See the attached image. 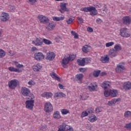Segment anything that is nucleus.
<instances>
[{"mask_svg": "<svg viewBox=\"0 0 131 131\" xmlns=\"http://www.w3.org/2000/svg\"><path fill=\"white\" fill-rule=\"evenodd\" d=\"M66 131H73V128L71 126L68 125L66 129Z\"/></svg>", "mask_w": 131, "mask_h": 131, "instance_id": "nucleus-49", "label": "nucleus"}, {"mask_svg": "<svg viewBox=\"0 0 131 131\" xmlns=\"http://www.w3.org/2000/svg\"><path fill=\"white\" fill-rule=\"evenodd\" d=\"M109 56L107 55H104L103 56L101 57L100 58V61L102 63H108L109 62Z\"/></svg>", "mask_w": 131, "mask_h": 131, "instance_id": "nucleus-24", "label": "nucleus"}, {"mask_svg": "<svg viewBox=\"0 0 131 131\" xmlns=\"http://www.w3.org/2000/svg\"><path fill=\"white\" fill-rule=\"evenodd\" d=\"M28 84H29V85H34V84H35V82L33 80H30L28 82Z\"/></svg>", "mask_w": 131, "mask_h": 131, "instance_id": "nucleus-50", "label": "nucleus"}, {"mask_svg": "<svg viewBox=\"0 0 131 131\" xmlns=\"http://www.w3.org/2000/svg\"><path fill=\"white\" fill-rule=\"evenodd\" d=\"M124 70H125L124 63H119L116 68V71L118 73H121V72H123Z\"/></svg>", "mask_w": 131, "mask_h": 131, "instance_id": "nucleus-9", "label": "nucleus"}, {"mask_svg": "<svg viewBox=\"0 0 131 131\" xmlns=\"http://www.w3.org/2000/svg\"><path fill=\"white\" fill-rule=\"evenodd\" d=\"M34 59L37 61H41L45 59V55L41 52H37L34 54Z\"/></svg>", "mask_w": 131, "mask_h": 131, "instance_id": "nucleus-12", "label": "nucleus"}, {"mask_svg": "<svg viewBox=\"0 0 131 131\" xmlns=\"http://www.w3.org/2000/svg\"><path fill=\"white\" fill-rule=\"evenodd\" d=\"M9 8L10 9V12H15V6H9Z\"/></svg>", "mask_w": 131, "mask_h": 131, "instance_id": "nucleus-53", "label": "nucleus"}, {"mask_svg": "<svg viewBox=\"0 0 131 131\" xmlns=\"http://www.w3.org/2000/svg\"><path fill=\"white\" fill-rule=\"evenodd\" d=\"M77 22L78 24H82L83 23V19L82 17H78L77 18Z\"/></svg>", "mask_w": 131, "mask_h": 131, "instance_id": "nucleus-42", "label": "nucleus"}, {"mask_svg": "<svg viewBox=\"0 0 131 131\" xmlns=\"http://www.w3.org/2000/svg\"><path fill=\"white\" fill-rule=\"evenodd\" d=\"M53 110V105L51 102H47L45 103L44 105V111L46 112V113H51Z\"/></svg>", "mask_w": 131, "mask_h": 131, "instance_id": "nucleus-5", "label": "nucleus"}, {"mask_svg": "<svg viewBox=\"0 0 131 131\" xmlns=\"http://www.w3.org/2000/svg\"><path fill=\"white\" fill-rule=\"evenodd\" d=\"M69 57L68 56H65L62 60V65L64 67L66 65H67L69 63Z\"/></svg>", "mask_w": 131, "mask_h": 131, "instance_id": "nucleus-28", "label": "nucleus"}, {"mask_svg": "<svg viewBox=\"0 0 131 131\" xmlns=\"http://www.w3.org/2000/svg\"><path fill=\"white\" fill-rule=\"evenodd\" d=\"M67 56H68V58H69V60H70V61H73V60L75 59V57H76V55L70 54V55H68Z\"/></svg>", "mask_w": 131, "mask_h": 131, "instance_id": "nucleus-39", "label": "nucleus"}, {"mask_svg": "<svg viewBox=\"0 0 131 131\" xmlns=\"http://www.w3.org/2000/svg\"><path fill=\"white\" fill-rule=\"evenodd\" d=\"M97 7H98V8H101V7H102V5H101V4H99L98 5H97Z\"/></svg>", "mask_w": 131, "mask_h": 131, "instance_id": "nucleus-63", "label": "nucleus"}, {"mask_svg": "<svg viewBox=\"0 0 131 131\" xmlns=\"http://www.w3.org/2000/svg\"><path fill=\"white\" fill-rule=\"evenodd\" d=\"M41 97L46 98L47 99H50V98L53 97V93L51 92H44L41 94Z\"/></svg>", "mask_w": 131, "mask_h": 131, "instance_id": "nucleus-23", "label": "nucleus"}, {"mask_svg": "<svg viewBox=\"0 0 131 131\" xmlns=\"http://www.w3.org/2000/svg\"><path fill=\"white\" fill-rule=\"evenodd\" d=\"M52 19L53 21H62L65 19V16H63L61 17H53Z\"/></svg>", "mask_w": 131, "mask_h": 131, "instance_id": "nucleus-32", "label": "nucleus"}, {"mask_svg": "<svg viewBox=\"0 0 131 131\" xmlns=\"http://www.w3.org/2000/svg\"><path fill=\"white\" fill-rule=\"evenodd\" d=\"M68 126V125H67L64 123H62L60 125L58 126V131H66Z\"/></svg>", "mask_w": 131, "mask_h": 131, "instance_id": "nucleus-27", "label": "nucleus"}, {"mask_svg": "<svg viewBox=\"0 0 131 131\" xmlns=\"http://www.w3.org/2000/svg\"><path fill=\"white\" fill-rule=\"evenodd\" d=\"M121 102V99L119 98H114L111 101H109L107 103L108 106H113L114 105H117Z\"/></svg>", "mask_w": 131, "mask_h": 131, "instance_id": "nucleus-8", "label": "nucleus"}, {"mask_svg": "<svg viewBox=\"0 0 131 131\" xmlns=\"http://www.w3.org/2000/svg\"><path fill=\"white\" fill-rule=\"evenodd\" d=\"M32 43L36 47H40L42 46V39L41 38H36L32 41Z\"/></svg>", "mask_w": 131, "mask_h": 131, "instance_id": "nucleus-15", "label": "nucleus"}, {"mask_svg": "<svg viewBox=\"0 0 131 131\" xmlns=\"http://www.w3.org/2000/svg\"><path fill=\"white\" fill-rule=\"evenodd\" d=\"M88 120L92 123L95 122V121H97V117L95 115H92L89 116Z\"/></svg>", "mask_w": 131, "mask_h": 131, "instance_id": "nucleus-30", "label": "nucleus"}, {"mask_svg": "<svg viewBox=\"0 0 131 131\" xmlns=\"http://www.w3.org/2000/svg\"><path fill=\"white\" fill-rule=\"evenodd\" d=\"M96 113H100V112H102V110H101V108L100 107H97L96 109Z\"/></svg>", "mask_w": 131, "mask_h": 131, "instance_id": "nucleus-55", "label": "nucleus"}, {"mask_svg": "<svg viewBox=\"0 0 131 131\" xmlns=\"http://www.w3.org/2000/svg\"><path fill=\"white\" fill-rule=\"evenodd\" d=\"M131 117V112L129 111H126L124 114V117L125 118H128Z\"/></svg>", "mask_w": 131, "mask_h": 131, "instance_id": "nucleus-36", "label": "nucleus"}, {"mask_svg": "<svg viewBox=\"0 0 131 131\" xmlns=\"http://www.w3.org/2000/svg\"><path fill=\"white\" fill-rule=\"evenodd\" d=\"M37 18L40 23H42L43 24H46L47 22H49V18L45 15H39Z\"/></svg>", "mask_w": 131, "mask_h": 131, "instance_id": "nucleus-13", "label": "nucleus"}, {"mask_svg": "<svg viewBox=\"0 0 131 131\" xmlns=\"http://www.w3.org/2000/svg\"><path fill=\"white\" fill-rule=\"evenodd\" d=\"M60 8L62 11H65L66 12H68V11H69V10L66 8V4L65 3L61 4Z\"/></svg>", "mask_w": 131, "mask_h": 131, "instance_id": "nucleus-37", "label": "nucleus"}, {"mask_svg": "<svg viewBox=\"0 0 131 131\" xmlns=\"http://www.w3.org/2000/svg\"><path fill=\"white\" fill-rule=\"evenodd\" d=\"M118 95V91L115 89H112L110 90H105L104 92V95L105 97H111L112 98H115Z\"/></svg>", "mask_w": 131, "mask_h": 131, "instance_id": "nucleus-3", "label": "nucleus"}, {"mask_svg": "<svg viewBox=\"0 0 131 131\" xmlns=\"http://www.w3.org/2000/svg\"><path fill=\"white\" fill-rule=\"evenodd\" d=\"M88 115H89V113H88V112L86 111H84L82 112L81 114V117H82V118H83V117H86V116H88Z\"/></svg>", "mask_w": 131, "mask_h": 131, "instance_id": "nucleus-44", "label": "nucleus"}, {"mask_svg": "<svg viewBox=\"0 0 131 131\" xmlns=\"http://www.w3.org/2000/svg\"><path fill=\"white\" fill-rule=\"evenodd\" d=\"M124 127L125 128H127V129H131V122L126 124Z\"/></svg>", "mask_w": 131, "mask_h": 131, "instance_id": "nucleus-48", "label": "nucleus"}, {"mask_svg": "<svg viewBox=\"0 0 131 131\" xmlns=\"http://www.w3.org/2000/svg\"><path fill=\"white\" fill-rule=\"evenodd\" d=\"M26 107L29 110H33L34 107V100H29L26 101Z\"/></svg>", "mask_w": 131, "mask_h": 131, "instance_id": "nucleus-6", "label": "nucleus"}, {"mask_svg": "<svg viewBox=\"0 0 131 131\" xmlns=\"http://www.w3.org/2000/svg\"><path fill=\"white\" fill-rule=\"evenodd\" d=\"M75 78L78 83H81L82 82V78H83V74H78L76 75Z\"/></svg>", "mask_w": 131, "mask_h": 131, "instance_id": "nucleus-20", "label": "nucleus"}, {"mask_svg": "<svg viewBox=\"0 0 131 131\" xmlns=\"http://www.w3.org/2000/svg\"><path fill=\"white\" fill-rule=\"evenodd\" d=\"M53 117L55 119H60V118H61V115H60V112H55L53 114Z\"/></svg>", "mask_w": 131, "mask_h": 131, "instance_id": "nucleus-31", "label": "nucleus"}, {"mask_svg": "<svg viewBox=\"0 0 131 131\" xmlns=\"http://www.w3.org/2000/svg\"><path fill=\"white\" fill-rule=\"evenodd\" d=\"M42 43L44 42V43L47 46H50V45H52V43H53L51 40L46 38H43V40H42Z\"/></svg>", "mask_w": 131, "mask_h": 131, "instance_id": "nucleus-33", "label": "nucleus"}, {"mask_svg": "<svg viewBox=\"0 0 131 131\" xmlns=\"http://www.w3.org/2000/svg\"><path fill=\"white\" fill-rule=\"evenodd\" d=\"M41 68H42L41 65L39 63H37L33 66V70H34V71H35L36 72H37L38 71H39V70H40Z\"/></svg>", "mask_w": 131, "mask_h": 131, "instance_id": "nucleus-25", "label": "nucleus"}, {"mask_svg": "<svg viewBox=\"0 0 131 131\" xmlns=\"http://www.w3.org/2000/svg\"><path fill=\"white\" fill-rule=\"evenodd\" d=\"M102 88H104V92L107 90V88L110 86V83L108 81H105L103 82L101 84Z\"/></svg>", "mask_w": 131, "mask_h": 131, "instance_id": "nucleus-29", "label": "nucleus"}, {"mask_svg": "<svg viewBox=\"0 0 131 131\" xmlns=\"http://www.w3.org/2000/svg\"><path fill=\"white\" fill-rule=\"evenodd\" d=\"M104 75H106V72H103L101 73V76H104Z\"/></svg>", "mask_w": 131, "mask_h": 131, "instance_id": "nucleus-61", "label": "nucleus"}, {"mask_svg": "<svg viewBox=\"0 0 131 131\" xmlns=\"http://www.w3.org/2000/svg\"><path fill=\"white\" fill-rule=\"evenodd\" d=\"M120 34L122 37H129L130 36L129 32H128V30L125 28H123L120 30Z\"/></svg>", "mask_w": 131, "mask_h": 131, "instance_id": "nucleus-7", "label": "nucleus"}, {"mask_svg": "<svg viewBox=\"0 0 131 131\" xmlns=\"http://www.w3.org/2000/svg\"><path fill=\"white\" fill-rule=\"evenodd\" d=\"M123 23L125 25H129L131 23V17L129 16H124L122 18Z\"/></svg>", "mask_w": 131, "mask_h": 131, "instance_id": "nucleus-18", "label": "nucleus"}, {"mask_svg": "<svg viewBox=\"0 0 131 131\" xmlns=\"http://www.w3.org/2000/svg\"><path fill=\"white\" fill-rule=\"evenodd\" d=\"M66 95L62 92H57L54 94V98H65Z\"/></svg>", "mask_w": 131, "mask_h": 131, "instance_id": "nucleus-26", "label": "nucleus"}, {"mask_svg": "<svg viewBox=\"0 0 131 131\" xmlns=\"http://www.w3.org/2000/svg\"><path fill=\"white\" fill-rule=\"evenodd\" d=\"M16 54V52L11 51L8 52V55H9V56H14V55Z\"/></svg>", "mask_w": 131, "mask_h": 131, "instance_id": "nucleus-54", "label": "nucleus"}, {"mask_svg": "<svg viewBox=\"0 0 131 131\" xmlns=\"http://www.w3.org/2000/svg\"><path fill=\"white\" fill-rule=\"evenodd\" d=\"M108 55L111 58H114L117 56V52L114 49H111L108 52Z\"/></svg>", "mask_w": 131, "mask_h": 131, "instance_id": "nucleus-22", "label": "nucleus"}, {"mask_svg": "<svg viewBox=\"0 0 131 131\" xmlns=\"http://www.w3.org/2000/svg\"><path fill=\"white\" fill-rule=\"evenodd\" d=\"M77 62L79 66H84V65L85 64V62L86 63H90V62H91V60L89 58H83L78 59Z\"/></svg>", "mask_w": 131, "mask_h": 131, "instance_id": "nucleus-10", "label": "nucleus"}, {"mask_svg": "<svg viewBox=\"0 0 131 131\" xmlns=\"http://www.w3.org/2000/svg\"><path fill=\"white\" fill-rule=\"evenodd\" d=\"M79 71H80V72H85V71H86V69L84 68H81L79 69Z\"/></svg>", "mask_w": 131, "mask_h": 131, "instance_id": "nucleus-51", "label": "nucleus"}, {"mask_svg": "<svg viewBox=\"0 0 131 131\" xmlns=\"http://www.w3.org/2000/svg\"><path fill=\"white\" fill-rule=\"evenodd\" d=\"M71 34L73 35L74 38H76V39L78 38V35L77 34V33H75V32L72 31Z\"/></svg>", "mask_w": 131, "mask_h": 131, "instance_id": "nucleus-46", "label": "nucleus"}, {"mask_svg": "<svg viewBox=\"0 0 131 131\" xmlns=\"http://www.w3.org/2000/svg\"><path fill=\"white\" fill-rule=\"evenodd\" d=\"M80 11L82 12H85L86 13L90 12L91 16H96V15H98V11L96 9V7L93 6L81 8Z\"/></svg>", "mask_w": 131, "mask_h": 131, "instance_id": "nucleus-2", "label": "nucleus"}, {"mask_svg": "<svg viewBox=\"0 0 131 131\" xmlns=\"http://www.w3.org/2000/svg\"><path fill=\"white\" fill-rule=\"evenodd\" d=\"M61 113L62 115H66L67 114H69L70 112H69V110L66 109V108H63L61 110Z\"/></svg>", "mask_w": 131, "mask_h": 131, "instance_id": "nucleus-35", "label": "nucleus"}, {"mask_svg": "<svg viewBox=\"0 0 131 131\" xmlns=\"http://www.w3.org/2000/svg\"><path fill=\"white\" fill-rule=\"evenodd\" d=\"M114 45V42H107L105 44V47L106 48H110V47H112V46H113Z\"/></svg>", "mask_w": 131, "mask_h": 131, "instance_id": "nucleus-45", "label": "nucleus"}, {"mask_svg": "<svg viewBox=\"0 0 131 131\" xmlns=\"http://www.w3.org/2000/svg\"><path fill=\"white\" fill-rule=\"evenodd\" d=\"M46 28L48 30H53L56 27V24L54 21H47L46 24Z\"/></svg>", "mask_w": 131, "mask_h": 131, "instance_id": "nucleus-14", "label": "nucleus"}, {"mask_svg": "<svg viewBox=\"0 0 131 131\" xmlns=\"http://www.w3.org/2000/svg\"><path fill=\"white\" fill-rule=\"evenodd\" d=\"M2 33H3V30L2 29H0V37L2 36Z\"/></svg>", "mask_w": 131, "mask_h": 131, "instance_id": "nucleus-62", "label": "nucleus"}, {"mask_svg": "<svg viewBox=\"0 0 131 131\" xmlns=\"http://www.w3.org/2000/svg\"><path fill=\"white\" fill-rule=\"evenodd\" d=\"M82 50L84 53H88L89 51V46L88 45H85L83 47Z\"/></svg>", "mask_w": 131, "mask_h": 131, "instance_id": "nucleus-40", "label": "nucleus"}, {"mask_svg": "<svg viewBox=\"0 0 131 131\" xmlns=\"http://www.w3.org/2000/svg\"><path fill=\"white\" fill-rule=\"evenodd\" d=\"M21 93L24 97H28L30 94V90L26 87H23L21 90Z\"/></svg>", "mask_w": 131, "mask_h": 131, "instance_id": "nucleus-16", "label": "nucleus"}, {"mask_svg": "<svg viewBox=\"0 0 131 131\" xmlns=\"http://www.w3.org/2000/svg\"><path fill=\"white\" fill-rule=\"evenodd\" d=\"M51 76L52 77V78H54V79H56V80H58L59 81L60 78L57 77V75L55 73H51L50 74Z\"/></svg>", "mask_w": 131, "mask_h": 131, "instance_id": "nucleus-38", "label": "nucleus"}, {"mask_svg": "<svg viewBox=\"0 0 131 131\" xmlns=\"http://www.w3.org/2000/svg\"><path fill=\"white\" fill-rule=\"evenodd\" d=\"M100 72H101V71H94L93 73L94 76H95V77H98V76H99V75L100 74Z\"/></svg>", "mask_w": 131, "mask_h": 131, "instance_id": "nucleus-47", "label": "nucleus"}, {"mask_svg": "<svg viewBox=\"0 0 131 131\" xmlns=\"http://www.w3.org/2000/svg\"><path fill=\"white\" fill-rule=\"evenodd\" d=\"M123 88L124 89V90H125V91H128V90H131V82H125L123 84Z\"/></svg>", "mask_w": 131, "mask_h": 131, "instance_id": "nucleus-21", "label": "nucleus"}, {"mask_svg": "<svg viewBox=\"0 0 131 131\" xmlns=\"http://www.w3.org/2000/svg\"><path fill=\"white\" fill-rule=\"evenodd\" d=\"M96 22L97 23H98V24H101V23H102L103 21H102V19H101L100 18H98L96 19Z\"/></svg>", "mask_w": 131, "mask_h": 131, "instance_id": "nucleus-57", "label": "nucleus"}, {"mask_svg": "<svg viewBox=\"0 0 131 131\" xmlns=\"http://www.w3.org/2000/svg\"><path fill=\"white\" fill-rule=\"evenodd\" d=\"M30 98H31V100H33V99H34V98H35V97L34 96V95L32 94H30Z\"/></svg>", "mask_w": 131, "mask_h": 131, "instance_id": "nucleus-59", "label": "nucleus"}, {"mask_svg": "<svg viewBox=\"0 0 131 131\" xmlns=\"http://www.w3.org/2000/svg\"><path fill=\"white\" fill-rule=\"evenodd\" d=\"M97 88H98V85H97V83H91L88 86V90H89L90 92H93L94 91H96V90H97Z\"/></svg>", "mask_w": 131, "mask_h": 131, "instance_id": "nucleus-19", "label": "nucleus"}, {"mask_svg": "<svg viewBox=\"0 0 131 131\" xmlns=\"http://www.w3.org/2000/svg\"><path fill=\"white\" fill-rule=\"evenodd\" d=\"M73 21H74V19L69 17L68 19H67L66 22L68 25L71 24Z\"/></svg>", "mask_w": 131, "mask_h": 131, "instance_id": "nucleus-43", "label": "nucleus"}, {"mask_svg": "<svg viewBox=\"0 0 131 131\" xmlns=\"http://www.w3.org/2000/svg\"><path fill=\"white\" fill-rule=\"evenodd\" d=\"M6 56V52L4 50L0 49V58H4Z\"/></svg>", "mask_w": 131, "mask_h": 131, "instance_id": "nucleus-41", "label": "nucleus"}, {"mask_svg": "<svg viewBox=\"0 0 131 131\" xmlns=\"http://www.w3.org/2000/svg\"><path fill=\"white\" fill-rule=\"evenodd\" d=\"M114 49L116 52H119V51L122 50L121 46L119 44H117L115 46Z\"/></svg>", "mask_w": 131, "mask_h": 131, "instance_id": "nucleus-34", "label": "nucleus"}, {"mask_svg": "<svg viewBox=\"0 0 131 131\" xmlns=\"http://www.w3.org/2000/svg\"><path fill=\"white\" fill-rule=\"evenodd\" d=\"M19 85V81L16 79L11 80L8 82V86L11 90H15Z\"/></svg>", "mask_w": 131, "mask_h": 131, "instance_id": "nucleus-4", "label": "nucleus"}, {"mask_svg": "<svg viewBox=\"0 0 131 131\" xmlns=\"http://www.w3.org/2000/svg\"><path fill=\"white\" fill-rule=\"evenodd\" d=\"M87 31L88 32H93L94 31V30L91 27H88L87 28Z\"/></svg>", "mask_w": 131, "mask_h": 131, "instance_id": "nucleus-56", "label": "nucleus"}, {"mask_svg": "<svg viewBox=\"0 0 131 131\" xmlns=\"http://www.w3.org/2000/svg\"><path fill=\"white\" fill-rule=\"evenodd\" d=\"M55 57H56L55 53L49 52L46 54V60H47L48 61H53L54 59H55Z\"/></svg>", "mask_w": 131, "mask_h": 131, "instance_id": "nucleus-11", "label": "nucleus"}, {"mask_svg": "<svg viewBox=\"0 0 131 131\" xmlns=\"http://www.w3.org/2000/svg\"><path fill=\"white\" fill-rule=\"evenodd\" d=\"M82 100H86V99H88V97L86 98H83V97H81Z\"/></svg>", "mask_w": 131, "mask_h": 131, "instance_id": "nucleus-64", "label": "nucleus"}, {"mask_svg": "<svg viewBox=\"0 0 131 131\" xmlns=\"http://www.w3.org/2000/svg\"><path fill=\"white\" fill-rule=\"evenodd\" d=\"M14 65L16 68H14V67H10L8 68V70L11 71V72H18L20 73V72H22L24 70V68L25 67L24 66L23 64H21L18 62V61H14Z\"/></svg>", "mask_w": 131, "mask_h": 131, "instance_id": "nucleus-1", "label": "nucleus"}, {"mask_svg": "<svg viewBox=\"0 0 131 131\" xmlns=\"http://www.w3.org/2000/svg\"><path fill=\"white\" fill-rule=\"evenodd\" d=\"M36 2H37V0H29V3L31 5H34Z\"/></svg>", "mask_w": 131, "mask_h": 131, "instance_id": "nucleus-52", "label": "nucleus"}, {"mask_svg": "<svg viewBox=\"0 0 131 131\" xmlns=\"http://www.w3.org/2000/svg\"><path fill=\"white\" fill-rule=\"evenodd\" d=\"M31 51L32 52H36V51H37V48H36L35 47H34L31 49Z\"/></svg>", "mask_w": 131, "mask_h": 131, "instance_id": "nucleus-58", "label": "nucleus"}, {"mask_svg": "<svg viewBox=\"0 0 131 131\" xmlns=\"http://www.w3.org/2000/svg\"><path fill=\"white\" fill-rule=\"evenodd\" d=\"M10 19V15L9 14L7 13L3 12L2 13L1 16V20L3 22H6V21H8Z\"/></svg>", "mask_w": 131, "mask_h": 131, "instance_id": "nucleus-17", "label": "nucleus"}, {"mask_svg": "<svg viewBox=\"0 0 131 131\" xmlns=\"http://www.w3.org/2000/svg\"><path fill=\"white\" fill-rule=\"evenodd\" d=\"M58 87L60 89V90H62V89H64V86L62 85V84H58Z\"/></svg>", "mask_w": 131, "mask_h": 131, "instance_id": "nucleus-60", "label": "nucleus"}]
</instances>
